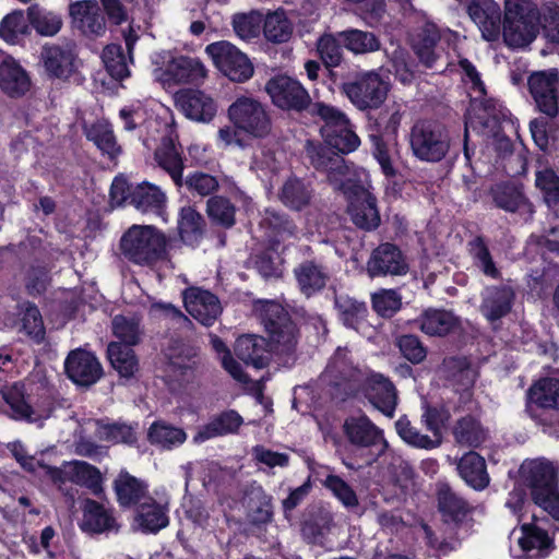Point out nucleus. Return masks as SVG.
<instances>
[{
  "label": "nucleus",
  "instance_id": "nucleus-1",
  "mask_svg": "<svg viewBox=\"0 0 559 559\" xmlns=\"http://www.w3.org/2000/svg\"><path fill=\"white\" fill-rule=\"evenodd\" d=\"M558 471L544 459L526 460L519 469L520 481L531 489L532 500L559 520Z\"/></svg>",
  "mask_w": 559,
  "mask_h": 559
},
{
  "label": "nucleus",
  "instance_id": "nucleus-2",
  "mask_svg": "<svg viewBox=\"0 0 559 559\" xmlns=\"http://www.w3.org/2000/svg\"><path fill=\"white\" fill-rule=\"evenodd\" d=\"M167 238L153 225H132L120 239L122 255L131 263L153 266L167 257Z\"/></svg>",
  "mask_w": 559,
  "mask_h": 559
},
{
  "label": "nucleus",
  "instance_id": "nucleus-3",
  "mask_svg": "<svg viewBox=\"0 0 559 559\" xmlns=\"http://www.w3.org/2000/svg\"><path fill=\"white\" fill-rule=\"evenodd\" d=\"M389 76L371 70L357 72L341 84V92L359 110L378 109L390 91Z\"/></svg>",
  "mask_w": 559,
  "mask_h": 559
},
{
  "label": "nucleus",
  "instance_id": "nucleus-4",
  "mask_svg": "<svg viewBox=\"0 0 559 559\" xmlns=\"http://www.w3.org/2000/svg\"><path fill=\"white\" fill-rule=\"evenodd\" d=\"M314 117L311 119L322 121L320 133L324 143L333 147L341 155L349 154L358 148L360 139L353 129V126L341 109L329 105H318Z\"/></svg>",
  "mask_w": 559,
  "mask_h": 559
},
{
  "label": "nucleus",
  "instance_id": "nucleus-5",
  "mask_svg": "<svg viewBox=\"0 0 559 559\" xmlns=\"http://www.w3.org/2000/svg\"><path fill=\"white\" fill-rule=\"evenodd\" d=\"M265 92L272 104L286 111L314 117L316 107L323 102H313L308 90L296 79L287 74H276L265 84Z\"/></svg>",
  "mask_w": 559,
  "mask_h": 559
},
{
  "label": "nucleus",
  "instance_id": "nucleus-6",
  "mask_svg": "<svg viewBox=\"0 0 559 559\" xmlns=\"http://www.w3.org/2000/svg\"><path fill=\"white\" fill-rule=\"evenodd\" d=\"M336 190L344 195L347 202V214L357 228L373 231L380 226L381 217L377 198L361 181L346 178L345 181H340Z\"/></svg>",
  "mask_w": 559,
  "mask_h": 559
},
{
  "label": "nucleus",
  "instance_id": "nucleus-7",
  "mask_svg": "<svg viewBox=\"0 0 559 559\" xmlns=\"http://www.w3.org/2000/svg\"><path fill=\"white\" fill-rule=\"evenodd\" d=\"M413 154L424 162H440L449 152V132L443 124L433 120H419L411 131Z\"/></svg>",
  "mask_w": 559,
  "mask_h": 559
},
{
  "label": "nucleus",
  "instance_id": "nucleus-8",
  "mask_svg": "<svg viewBox=\"0 0 559 559\" xmlns=\"http://www.w3.org/2000/svg\"><path fill=\"white\" fill-rule=\"evenodd\" d=\"M254 311L272 343L286 348L295 346L298 328L281 304L274 300H260L254 305Z\"/></svg>",
  "mask_w": 559,
  "mask_h": 559
},
{
  "label": "nucleus",
  "instance_id": "nucleus-9",
  "mask_svg": "<svg viewBox=\"0 0 559 559\" xmlns=\"http://www.w3.org/2000/svg\"><path fill=\"white\" fill-rule=\"evenodd\" d=\"M227 112L233 126L250 138L262 139L271 131V118L265 107L252 97L236 98Z\"/></svg>",
  "mask_w": 559,
  "mask_h": 559
},
{
  "label": "nucleus",
  "instance_id": "nucleus-10",
  "mask_svg": "<svg viewBox=\"0 0 559 559\" xmlns=\"http://www.w3.org/2000/svg\"><path fill=\"white\" fill-rule=\"evenodd\" d=\"M206 53L217 69L234 82H246L253 75V66L246 53L227 40L209 44Z\"/></svg>",
  "mask_w": 559,
  "mask_h": 559
},
{
  "label": "nucleus",
  "instance_id": "nucleus-11",
  "mask_svg": "<svg viewBox=\"0 0 559 559\" xmlns=\"http://www.w3.org/2000/svg\"><path fill=\"white\" fill-rule=\"evenodd\" d=\"M538 33L537 17L534 13H524L516 2L506 1L503 20V39L512 48L525 47L534 40Z\"/></svg>",
  "mask_w": 559,
  "mask_h": 559
},
{
  "label": "nucleus",
  "instance_id": "nucleus-12",
  "mask_svg": "<svg viewBox=\"0 0 559 559\" xmlns=\"http://www.w3.org/2000/svg\"><path fill=\"white\" fill-rule=\"evenodd\" d=\"M495 206L510 214L518 215L528 223L535 214V205L525 193L524 186L512 181L501 182L490 189Z\"/></svg>",
  "mask_w": 559,
  "mask_h": 559
},
{
  "label": "nucleus",
  "instance_id": "nucleus-13",
  "mask_svg": "<svg viewBox=\"0 0 559 559\" xmlns=\"http://www.w3.org/2000/svg\"><path fill=\"white\" fill-rule=\"evenodd\" d=\"M44 69L50 79L69 80L78 71V51L73 41L46 44L40 52Z\"/></svg>",
  "mask_w": 559,
  "mask_h": 559
},
{
  "label": "nucleus",
  "instance_id": "nucleus-14",
  "mask_svg": "<svg viewBox=\"0 0 559 559\" xmlns=\"http://www.w3.org/2000/svg\"><path fill=\"white\" fill-rule=\"evenodd\" d=\"M527 85L538 110L554 118L559 111V74L557 69L537 71L528 76Z\"/></svg>",
  "mask_w": 559,
  "mask_h": 559
},
{
  "label": "nucleus",
  "instance_id": "nucleus-15",
  "mask_svg": "<svg viewBox=\"0 0 559 559\" xmlns=\"http://www.w3.org/2000/svg\"><path fill=\"white\" fill-rule=\"evenodd\" d=\"M305 148L313 168L326 173L328 181L337 189L340 181H345L343 177L349 171L343 155L325 143L311 140L307 141Z\"/></svg>",
  "mask_w": 559,
  "mask_h": 559
},
{
  "label": "nucleus",
  "instance_id": "nucleus-16",
  "mask_svg": "<svg viewBox=\"0 0 559 559\" xmlns=\"http://www.w3.org/2000/svg\"><path fill=\"white\" fill-rule=\"evenodd\" d=\"M366 270L368 275L374 278L388 275H405L409 267L403 251L397 245L382 242L371 251Z\"/></svg>",
  "mask_w": 559,
  "mask_h": 559
},
{
  "label": "nucleus",
  "instance_id": "nucleus-17",
  "mask_svg": "<svg viewBox=\"0 0 559 559\" xmlns=\"http://www.w3.org/2000/svg\"><path fill=\"white\" fill-rule=\"evenodd\" d=\"M457 5L479 27L486 40L498 39L501 29V11L497 2L492 0H460Z\"/></svg>",
  "mask_w": 559,
  "mask_h": 559
},
{
  "label": "nucleus",
  "instance_id": "nucleus-18",
  "mask_svg": "<svg viewBox=\"0 0 559 559\" xmlns=\"http://www.w3.org/2000/svg\"><path fill=\"white\" fill-rule=\"evenodd\" d=\"M361 393L376 409L393 418L397 406V391L388 377L379 372L370 373L361 384Z\"/></svg>",
  "mask_w": 559,
  "mask_h": 559
},
{
  "label": "nucleus",
  "instance_id": "nucleus-19",
  "mask_svg": "<svg viewBox=\"0 0 559 559\" xmlns=\"http://www.w3.org/2000/svg\"><path fill=\"white\" fill-rule=\"evenodd\" d=\"M64 370L68 378L81 386H91L103 376V367L95 354L81 348L69 353Z\"/></svg>",
  "mask_w": 559,
  "mask_h": 559
},
{
  "label": "nucleus",
  "instance_id": "nucleus-20",
  "mask_svg": "<svg viewBox=\"0 0 559 559\" xmlns=\"http://www.w3.org/2000/svg\"><path fill=\"white\" fill-rule=\"evenodd\" d=\"M342 430L346 440L354 447L370 448L379 443L386 447L382 430L365 413L347 416Z\"/></svg>",
  "mask_w": 559,
  "mask_h": 559
},
{
  "label": "nucleus",
  "instance_id": "nucleus-21",
  "mask_svg": "<svg viewBox=\"0 0 559 559\" xmlns=\"http://www.w3.org/2000/svg\"><path fill=\"white\" fill-rule=\"evenodd\" d=\"M188 313L204 326H211L222 312L219 299L210 290L190 288L183 294Z\"/></svg>",
  "mask_w": 559,
  "mask_h": 559
},
{
  "label": "nucleus",
  "instance_id": "nucleus-22",
  "mask_svg": "<svg viewBox=\"0 0 559 559\" xmlns=\"http://www.w3.org/2000/svg\"><path fill=\"white\" fill-rule=\"evenodd\" d=\"M29 73L12 56L0 61V91L11 99L23 98L32 88Z\"/></svg>",
  "mask_w": 559,
  "mask_h": 559
},
{
  "label": "nucleus",
  "instance_id": "nucleus-23",
  "mask_svg": "<svg viewBox=\"0 0 559 559\" xmlns=\"http://www.w3.org/2000/svg\"><path fill=\"white\" fill-rule=\"evenodd\" d=\"M518 544L521 554L515 555L516 559H543L554 549L552 538L536 523H525L521 526Z\"/></svg>",
  "mask_w": 559,
  "mask_h": 559
},
{
  "label": "nucleus",
  "instance_id": "nucleus-24",
  "mask_svg": "<svg viewBox=\"0 0 559 559\" xmlns=\"http://www.w3.org/2000/svg\"><path fill=\"white\" fill-rule=\"evenodd\" d=\"M73 25L86 36H102L106 31L105 17L96 0H81L69 5Z\"/></svg>",
  "mask_w": 559,
  "mask_h": 559
},
{
  "label": "nucleus",
  "instance_id": "nucleus-25",
  "mask_svg": "<svg viewBox=\"0 0 559 559\" xmlns=\"http://www.w3.org/2000/svg\"><path fill=\"white\" fill-rule=\"evenodd\" d=\"M82 520L80 528L86 533L102 534L118 530V524L111 508L105 507L92 498L82 501Z\"/></svg>",
  "mask_w": 559,
  "mask_h": 559
},
{
  "label": "nucleus",
  "instance_id": "nucleus-26",
  "mask_svg": "<svg viewBox=\"0 0 559 559\" xmlns=\"http://www.w3.org/2000/svg\"><path fill=\"white\" fill-rule=\"evenodd\" d=\"M293 273L300 293L307 298L321 293L330 280L326 266L316 260L300 262Z\"/></svg>",
  "mask_w": 559,
  "mask_h": 559
},
{
  "label": "nucleus",
  "instance_id": "nucleus-27",
  "mask_svg": "<svg viewBox=\"0 0 559 559\" xmlns=\"http://www.w3.org/2000/svg\"><path fill=\"white\" fill-rule=\"evenodd\" d=\"M177 104L187 118L199 122H210L217 111L214 99L200 90L178 93Z\"/></svg>",
  "mask_w": 559,
  "mask_h": 559
},
{
  "label": "nucleus",
  "instance_id": "nucleus-28",
  "mask_svg": "<svg viewBox=\"0 0 559 559\" xmlns=\"http://www.w3.org/2000/svg\"><path fill=\"white\" fill-rule=\"evenodd\" d=\"M270 341L263 336L245 334L235 343V354L243 364L257 369L266 367L270 362Z\"/></svg>",
  "mask_w": 559,
  "mask_h": 559
},
{
  "label": "nucleus",
  "instance_id": "nucleus-29",
  "mask_svg": "<svg viewBox=\"0 0 559 559\" xmlns=\"http://www.w3.org/2000/svg\"><path fill=\"white\" fill-rule=\"evenodd\" d=\"M164 74L167 81L175 83H198L206 76V69L199 58L169 56Z\"/></svg>",
  "mask_w": 559,
  "mask_h": 559
},
{
  "label": "nucleus",
  "instance_id": "nucleus-30",
  "mask_svg": "<svg viewBox=\"0 0 559 559\" xmlns=\"http://www.w3.org/2000/svg\"><path fill=\"white\" fill-rule=\"evenodd\" d=\"M154 159L169 175L174 185L180 189L185 170L181 145H177L170 138L163 139L154 152Z\"/></svg>",
  "mask_w": 559,
  "mask_h": 559
},
{
  "label": "nucleus",
  "instance_id": "nucleus-31",
  "mask_svg": "<svg viewBox=\"0 0 559 559\" xmlns=\"http://www.w3.org/2000/svg\"><path fill=\"white\" fill-rule=\"evenodd\" d=\"M440 38V31L432 22L418 27L412 37L413 50L426 68H433L439 58L437 45Z\"/></svg>",
  "mask_w": 559,
  "mask_h": 559
},
{
  "label": "nucleus",
  "instance_id": "nucleus-32",
  "mask_svg": "<svg viewBox=\"0 0 559 559\" xmlns=\"http://www.w3.org/2000/svg\"><path fill=\"white\" fill-rule=\"evenodd\" d=\"M242 424L243 419L237 411H223L198 429L193 436V441L195 443H203L210 439L235 433Z\"/></svg>",
  "mask_w": 559,
  "mask_h": 559
},
{
  "label": "nucleus",
  "instance_id": "nucleus-33",
  "mask_svg": "<svg viewBox=\"0 0 559 559\" xmlns=\"http://www.w3.org/2000/svg\"><path fill=\"white\" fill-rule=\"evenodd\" d=\"M514 298L515 293L509 285L489 286L485 289L480 310L489 321H497L510 312Z\"/></svg>",
  "mask_w": 559,
  "mask_h": 559
},
{
  "label": "nucleus",
  "instance_id": "nucleus-34",
  "mask_svg": "<svg viewBox=\"0 0 559 559\" xmlns=\"http://www.w3.org/2000/svg\"><path fill=\"white\" fill-rule=\"evenodd\" d=\"M112 488L121 508L138 507L146 498L147 484L124 469L115 478Z\"/></svg>",
  "mask_w": 559,
  "mask_h": 559
},
{
  "label": "nucleus",
  "instance_id": "nucleus-35",
  "mask_svg": "<svg viewBox=\"0 0 559 559\" xmlns=\"http://www.w3.org/2000/svg\"><path fill=\"white\" fill-rule=\"evenodd\" d=\"M334 309L338 321L347 329L358 331L367 321L368 306L365 301L347 294H334Z\"/></svg>",
  "mask_w": 559,
  "mask_h": 559
},
{
  "label": "nucleus",
  "instance_id": "nucleus-36",
  "mask_svg": "<svg viewBox=\"0 0 559 559\" xmlns=\"http://www.w3.org/2000/svg\"><path fill=\"white\" fill-rule=\"evenodd\" d=\"M313 192L314 190L310 181L297 176H290L283 183L278 197L286 207L300 212L310 205Z\"/></svg>",
  "mask_w": 559,
  "mask_h": 559
},
{
  "label": "nucleus",
  "instance_id": "nucleus-37",
  "mask_svg": "<svg viewBox=\"0 0 559 559\" xmlns=\"http://www.w3.org/2000/svg\"><path fill=\"white\" fill-rule=\"evenodd\" d=\"M178 234L186 246L197 248L206 234V222L192 206L181 207L178 216Z\"/></svg>",
  "mask_w": 559,
  "mask_h": 559
},
{
  "label": "nucleus",
  "instance_id": "nucleus-38",
  "mask_svg": "<svg viewBox=\"0 0 559 559\" xmlns=\"http://www.w3.org/2000/svg\"><path fill=\"white\" fill-rule=\"evenodd\" d=\"M135 522L143 533L156 534L169 524L168 509L147 497L136 507Z\"/></svg>",
  "mask_w": 559,
  "mask_h": 559
},
{
  "label": "nucleus",
  "instance_id": "nucleus-39",
  "mask_svg": "<svg viewBox=\"0 0 559 559\" xmlns=\"http://www.w3.org/2000/svg\"><path fill=\"white\" fill-rule=\"evenodd\" d=\"M265 229L269 241L278 246L282 241L297 235V225L290 216L282 211L266 209L260 223Z\"/></svg>",
  "mask_w": 559,
  "mask_h": 559
},
{
  "label": "nucleus",
  "instance_id": "nucleus-40",
  "mask_svg": "<svg viewBox=\"0 0 559 559\" xmlns=\"http://www.w3.org/2000/svg\"><path fill=\"white\" fill-rule=\"evenodd\" d=\"M0 394L4 403L10 408V417L15 420H26L33 423L34 407L26 399L25 384L23 382H14L11 385H4L0 390Z\"/></svg>",
  "mask_w": 559,
  "mask_h": 559
},
{
  "label": "nucleus",
  "instance_id": "nucleus-41",
  "mask_svg": "<svg viewBox=\"0 0 559 559\" xmlns=\"http://www.w3.org/2000/svg\"><path fill=\"white\" fill-rule=\"evenodd\" d=\"M165 203V193L155 185L144 181L132 189L131 205L142 213L159 214Z\"/></svg>",
  "mask_w": 559,
  "mask_h": 559
},
{
  "label": "nucleus",
  "instance_id": "nucleus-42",
  "mask_svg": "<svg viewBox=\"0 0 559 559\" xmlns=\"http://www.w3.org/2000/svg\"><path fill=\"white\" fill-rule=\"evenodd\" d=\"M456 468L465 483L474 489H484L489 484V476L486 471V463L476 452L464 454Z\"/></svg>",
  "mask_w": 559,
  "mask_h": 559
},
{
  "label": "nucleus",
  "instance_id": "nucleus-43",
  "mask_svg": "<svg viewBox=\"0 0 559 559\" xmlns=\"http://www.w3.org/2000/svg\"><path fill=\"white\" fill-rule=\"evenodd\" d=\"M107 356L120 378L131 379L139 371V359L132 347L111 342L107 347Z\"/></svg>",
  "mask_w": 559,
  "mask_h": 559
},
{
  "label": "nucleus",
  "instance_id": "nucleus-44",
  "mask_svg": "<svg viewBox=\"0 0 559 559\" xmlns=\"http://www.w3.org/2000/svg\"><path fill=\"white\" fill-rule=\"evenodd\" d=\"M329 372L334 377V380L330 383V396L333 401L337 403L345 402L348 399L355 397L361 391V385L355 379V369L350 368L347 372L343 373L338 370L337 365L333 364L329 366Z\"/></svg>",
  "mask_w": 559,
  "mask_h": 559
},
{
  "label": "nucleus",
  "instance_id": "nucleus-45",
  "mask_svg": "<svg viewBox=\"0 0 559 559\" xmlns=\"http://www.w3.org/2000/svg\"><path fill=\"white\" fill-rule=\"evenodd\" d=\"M69 479L81 487L87 488L96 497L104 493L103 475L98 467L88 462L73 461Z\"/></svg>",
  "mask_w": 559,
  "mask_h": 559
},
{
  "label": "nucleus",
  "instance_id": "nucleus-46",
  "mask_svg": "<svg viewBox=\"0 0 559 559\" xmlns=\"http://www.w3.org/2000/svg\"><path fill=\"white\" fill-rule=\"evenodd\" d=\"M27 21L37 34L46 37L58 34L63 25L59 13L49 11L37 3L28 7Z\"/></svg>",
  "mask_w": 559,
  "mask_h": 559
},
{
  "label": "nucleus",
  "instance_id": "nucleus-47",
  "mask_svg": "<svg viewBox=\"0 0 559 559\" xmlns=\"http://www.w3.org/2000/svg\"><path fill=\"white\" fill-rule=\"evenodd\" d=\"M197 356L194 347L185 343H176L169 347L167 369L176 377L185 378L193 372L197 365Z\"/></svg>",
  "mask_w": 559,
  "mask_h": 559
},
{
  "label": "nucleus",
  "instance_id": "nucleus-48",
  "mask_svg": "<svg viewBox=\"0 0 559 559\" xmlns=\"http://www.w3.org/2000/svg\"><path fill=\"white\" fill-rule=\"evenodd\" d=\"M344 48L355 55H364L378 51L381 47L379 37L368 31L347 28L338 32Z\"/></svg>",
  "mask_w": 559,
  "mask_h": 559
},
{
  "label": "nucleus",
  "instance_id": "nucleus-49",
  "mask_svg": "<svg viewBox=\"0 0 559 559\" xmlns=\"http://www.w3.org/2000/svg\"><path fill=\"white\" fill-rule=\"evenodd\" d=\"M530 404L545 409H559V380L545 378L532 385L527 392Z\"/></svg>",
  "mask_w": 559,
  "mask_h": 559
},
{
  "label": "nucleus",
  "instance_id": "nucleus-50",
  "mask_svg": "<svg viewBox=\"0 0 559 559\" xmlns=\"http://www.w3.org/2000/svg\"><path fill=\"white\" fill-rule=\"evenodd\" d=\"M418 322L420 330L429 336H444L454 330V314L451 311L428 309Z\"/></svg>",
  "mask_w": 559,
  "mask_h": 559
},
{
  "label": "nucleus",
  "instance_id": "nucleus-51",
  "mask_svg": "<svg viewBox=\"0 0 559 559\" xmlns=\"http://www.w3.org/2000/svg\"><path fill=\"white\" fill-rule=\"evenodd\" d=\"M147 439L153 445L171 450L173 448L181 445L186 441L187 435L181 428L164 421H155L148 429Z\"/></svg>",
  "mask_w": 559,
  "mask_h": 559
},
{
  "label": "nucleus",
  "instance_id": "nucleus-52",
  "mask_svg": "<svg viewBox=\"0 0 559 559\" xmlns=\"http://www.w3.org/2000/svg\"><path fill=\"white\" fill-rule=\"evenodd\" d=\"M85 134L86 139L92 141L103 154H107L111 158L120 154L121 148L117 144L114 130L108 121L98 120L92 123Z\"/></svg>",
  "mask_w": 559,
  "mask_h": 559
},
{
  "label": "nucleus",
  "instance_id": "nucleus-53",
  "mask_svg": "<svg viewBox=\"0 0 559 559\" xmlns=\"http://www.w3.org/2000/svg\"><path fill=\"white\" fill-rule=\"evenodd\" d=\"M262 22L263 34L269 41L282 44L290 38L292 23L283 9L269 12Z\"/></svg>",
  "mask_w": 559,
  "mask_h": 559
},
{
  "label": "nucleus",
  "instance_id": "nucleus-54",
  "mask_svg": "<svg viewBox=\"0 0 559 559\" xmlns=\"http://www.w3.org/2000/svg\"><path fill=\"white\" fill-rule=\"evenodd\" d=\"M21 331L35 343L40 344L45 340L46 330L38 307L34 302L25 301L21 305Z\"/></svg>",
  "mask_w": 559,
  "mask_h": 559
},
{
  "label": "nucleus",
  "instance_id": "nucleus-55",
  "mask_svg": "<svg viewBox=\"0 0 559 559\" xmlns=\"http://www.w3.org/2000/svg\"><path fill=\"white\" fill-rule=\"evenodd\" d=\"M395 429L400 438L413 448L432 450L441 443L439 439H431L429 436L423 435L412 425L406 415L395 421Z\"/></svg>",
  "mask_w": 559,
  "mask_h": 559
},
{
  "label": "nucleus",
  "instance_id": "nucleus-56",
  "mask_svg": "<svg viewBox=\"0 0 559 559\" xmlns=\"http://www.w3.org/2000/svg\"><path fill=\"white\" fill-rule=\"evenodd\" d=\"M181 188L192 197H209L216 192L219 188L218 180L215 176L195 170L182 176Z\"/></svg>",
  "mask_w": 559,
  "mask_h": 559
},
{
  "label": "nucleus",
  "instance_id": "nucleus-57",
  "mask_svg": "<svg viewBox=\"0 0 559 559\" xmlns=\"http://www.w3.org/2000/svg\"><path fill=\"white\" fill-rule=\"evenodd\" d=\"M322 485L325 489L331 491L333 497L337 499L345 509L353 511L359 507V499L356 491L341 476L329 474L322 481Z\"/></svg>",
  "mask_w": 559,
  "mask_h": 559
},
{
  "label": "nucleus",
  "instance_id": "nucleus-58",
  "mask_svg": "<svg viewBox=\"0 0 559 559\" xmlns=\"http://www.w3.org/2000/svg\"><path fill=\"white\" fill-rule=\"evenodd\" d=\"M206 213L215 224L224 228H231L236 224V207L226 197H211L206 203Z\"/></svg>",
  "mask_w": 559,
  "mask_h": 559
},
{
  "label": "nucleus",
  "instance_id": "nucleus-59",
  "mask_svg": "<svg viewBox=\"0 0 559 559\" xmlns=\"http://www.w3.org/2000/svg\"><path fill=\"white\" fill-rule=\"evenodd\" d=\"M274 518L273 497L262 488L251 499L249 508V521L255 527L270 524Z\"/></svg>",
  "mask_w": 559,
  "mask_h": 559
},
{
  "label": "nucleus",
  "instance_id": "nucleus-60",
  "mask_svg": "<svg viewBox=\"0 0 559 559\" xmlns=\"http://www.w3.org/2000/svg\"><path fill=\"white\" fill-rule=\"evenodd\" d=\"M102 58L106 71L116 81H122L130 75L126 56L120 45H107L103 50Z\"/></svg>",
  "mask_w": 559,
  "mask_h": 559
},
{
  "label": "nucleus",
  "instance_id": "nucleus-61",
  "mask_svg": "<svg viewBox=\"0 0 559 559\" xmlns=\"http://www.w3.org/2000/svg\"><path fill=\"white\" fill-rule=\"evenodd\" d=\"M331 516L329 514H310L302 521L300 532L304 540L309 545H320L325 533L330 530Z\"/></svg>",
  "mask_w": 559,
  "mask_h": 559
},
{
  "label": "nucleus",
  "instance_id": "nucleus-62",
  "mask_svg": "<svg viewBox=\"0 0 559 559\" xmlns=\"http://www.w3.org/2000/svg\"><path fill=\"white\" fill-rule=\"evenodd\" d=\"M371 153L373 158L380 165L381 171L388 180H392L399 174L393 164L390 144L383 139L382 134H370Z\"/></svg>",
  "mask_w": 559,
  "mask_h": 559
},
{
  "label": "nucleus",
  "instance_id": "nucleus-63",
  "mask_svg": "<svg viewBox=\"0 0 559 559\" xmlns=\"http://www.w3.org/2000/svg\"><path fill=\"white\" fill-rule=\"evenodd\" d=\"M395 346L399 348L402 357L412 365L421 364L428 355L427 346L415 334L399 335L395 340Z\"/></svg>",
  "mask_w": 559,
  "mask_h": 559
},
{
  "label": "nucleus",
  "instance_id": "nucleus-64",
  "mask_svg": "<svg viewBox=\"0 0 559 559\" xmlns=\"http://www.w3.org/2000/svg\"><path fill=\"white\" fill-rule=\"evenodd\" d=\"M343 47L338 33L336 35L325 34L319 38L317 50L326 68H335L341 64Z\"/></svg>",
  "mask_w": 559,
  "mask_h": 559
}]
</instances>
